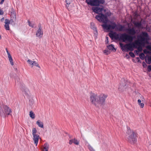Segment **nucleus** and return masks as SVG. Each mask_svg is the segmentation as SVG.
<instances>
[{"label":"nucleus","instance_id":"11","mask_svg":"<svg viewBox=\"0 0 151 151\" xmlns=\"http://www.w3.org/2000/svg\"><path fill=\"white\" fill-rule=\"evenodd\" d=\"M92 9L94 12L99 14V12L103 10L104 8H100L99 7H92Z\"/></svg>","mask_w":151,"mask_h":151},{"label":"nucleus","instance_id":"38","mask_svg":"<svg viewBox=\"0 0 151 151\" xmlns=\"http://www.w3.org/2000/svg\"><path fill=\"white\" fill-rule=\"evenodd\" d=\"M6 52H7V54L8 55V56H9L10 55H10V53H9V52L7 48H6Z\"/></svg>","mask_w":151,"mask_h":151},{"label":"nucleus","instance_id":"42","mask_svg":"<svg viewBox=\"0 0 151 151\" xmlns=\"http://www.w3.org/2000/svg\"><path fill=\"white\" fill-rule=\"evenodd\" d=\"M4 0H1V1L0 2V4H3Z\"/></svg>","mask_w":151,"mask_h":151},{"label":"nucleus","instance_id":"17","mask_svg":"<svg viewBox=\"0 0 151 151\" xmlns=\"http://www.w3.org/2000/svg\"><path fill=\"white\" fill-rule=\"evenodd\" d=\"M38 126L41 128H43V124L42 122H41L40 120H38L36 122Z\"/></svg>","mask_w":151,"mask_h":151},{"label":"nucleus","instance_id":"45","mask_svg":"<svg viewBox=\"0 0 151 151\" xmlns=\"http://www.w3.org/2000/svg\"><path fill=\"white\" fill-rule=\"evenodd\" d=\"M126 57H127V58L129 57V56L128 54H126Z\"/></svg>","mask_w":151,"mask_h":151},{"label":"nucleus","instance_id":"2","mask_svg":"<svg viewBox=\"0 0 151 151\" xmlns=\"http://www.w3.org/2000/svg\"><path fill=\"white\" fill-rule=\"evenodd\" d=\"M107 95L101 94L99 96L93 93L90 95V100L92 104L96 107L98 106V104L103 105L104 104Z\"/></svg>","mask_w":151,"mask_h":151},{"label":"nucleus","instance_id":"5","mask_svg":"<svg viewBox=\"0 0 151 151\" xmlns=\"http://www.w3.org/2000/svg\"><path fill=\"white\" fill-rule=\"evenodd\" d=\"M130 42L129 44L124 45L122 43H119L120 47L123 51L127 52L129 50L132 51L133 50L134 47H136V45L137 44L132 42Z\"/></svg>","mask_w":151,"mask_h":151},{"label":"nucleus","instance_id":"41","mask_svg":"<svg viewBox=\"0 0 151 151\" xmlns=\"http://www.w3.org/2000/svg\"><path fill=\"white\" fill-rule=\"evenodd\" d=\"M25 91V92L26 93V94H27V96H28L29 93V91H28V90H26V91Z\"/></svg>","mask_w":151,"mask_h":151},{"label":"nucleus","instance_id":"14","mask_svg":"<svg viewBox=\"0 0 151 151\" xmlns=\"http://www.w3.org/2000/svg\"><path fill=\"white\" fill-rule=\"evenodd\" d=\"M73 143H74L76 145H78L79 144V141H78L75 138L70 139L69 141V143L70 145H71Z\"/></svg>","mask_w":151,"mask_h":151},{"label":"nucleus","instance_id":"44","mask_svg":"<svg viewBox=\"0 0 151 151\" xmlns=\"http://www.w3.org/2000/svg\"><path fill=\"white\" fill-rule=\"evenodd\" d=\"M135 52H136V53L137 54H138V53L139 52V51L138 50V51H137V50H135Z\"/></svg>","mask_w":151,"mask_h":151},{"label":"nucleus","instance_id":"20","mask_svg":"<svg viewBox=\"0 0 151 151\" xmlns=\"http://www.w3.org/2000/svg\"><path fill=\"white\" fill-rule=\"evenodd\" d=\"M141 101L140 99H138V103L141 108H143L144 106V104L143 103H141Z\"/></svg>","mask_w":151,"mask_h":151},{"label":"nucleus","instance_id":"35","mask_svg":"<svg viewBox=\"0 0 151 151\" xmlns=\"http://www.w3.org/2000/svg\"><path fill=\"white\" fill-rule=\"evenodd\" d=\"M147 70L149 72H150L151 71V66L150 65H149L148 66Z\"/></svg>","mask_w":151,"mask_h":151},{"label":"nucleus","instance_id":"28","mask_svg":"<svg viewBox=\"0 0 151 151\" xmlns=\"http://www.w3.org/2000/svg\"><path fill=\"white\" fill-rule=\"evenodd\" d=\"M33 64V65H35L37 67L40 68V67L39 64L36 62H35V61H34Z\"/></svg>","mask_w":151,"mask_h":151},{"label":"nucleus","instance_id":"9","mask_svg":"<svg viewBox=\"0 0 151 151\" xmlns=\"http://www.w3.org/2000/svg\"><path fill=\"white\" fill-rule=\"evenodd\" d=\"M39 28L37 31L36 33V35L37 37H38L39 38H41L43 35V31L42 29V28L40 24L38 25Z\"/></svg>","mask_w":151,"mask_h":151},{"label":"nucleus","instance_id":"26","mask_svg":"<svg viewBox=\"0 0 151 151\" xmlns=\"http://www.w3.org/2000/svg\"><path fill=\"white\" fill-rule=\"evenodd\" d=\"M27 61L28 63H29V64L32 65V67L33 66V61H32V60H27Z\"/></svg>","mask_w":151,"mask_h":151},{"label":"nucleus","instance_id":"40","mask_svg":"<svg viewBox=\"0 0 151 151\" xmlns=\"http://www.w3.org/2000/svg\"><path fill=\"white\" fill-rule=\"evenodd\" d=\"M107 43L109 41H108V37H106V41H105Z\"/></svg>","mask_w":151,"mask_h":151},{"label":"nucleus","instance_id":"24","mask_svg":"<svg viewBox=\"0 0 151 151\" xmlns=\"http://www.w3.org/2000/svg\"><path fill=\"white\" fill-rule=\"evenodd\" d=\"M44 149L45 150H48L49 149V145L47 143H45L44 145Z\"/></svg>","mask_w":151,"mask_h":151},{"label":"nucleus","instance_id":"39","mask_svg":"<svg viewBox=\"0 0 151 151\" xmlns=\"http://www.w3.org/2000/svg\"><path fill=\"white\" fill-rule=\"evenodd\" d=\"M4 14V12L2 10L0 9V15H2Z\"/></svg>","mask_w":151,"mask_h":151},{"label":"nucleus","instance_id":"10","mask_svg":"<svg viewBox=\"0 0 151 151\" xmlns=\"http://www.w3.org/2000/svg\"><path fill=\"white\" fill-rule=\"evenodd\" d=\"M142 19H141V21L140 22H137L133 21L132 22V23L134 24L135 27L138 29H142L143 27L142 22Z\"/></svg>","mask_w":151,"mask_h":151},{"label":"nucleus","instance_id":"34","mask_svg":"<svg viewBox=\"0 0 151 151\" xmlns=\"http://www.w3.org/2000/svg\"><path fill=\"white\" fill-rule=\"evenodd\" d=\"M142 66L144 68H146V66H147V64H146V63H145V62L143 61L142 62Z\"/></svg>","mask_w":151,"mask_h":151},{"label":"nucleus","instance_id":"30","mask_svg":"<svg viewBox=\"0 0 151 151\" xmlns=\"http://www.w3.org/2000/svg\"><path fill=\"white\" fill-rule=\"evenodd\" d=\"M148 143L149 144L148 146V150L149 151H151V143L150 142Z\"/></svg>","mask_w":151,"mask_h":151},{"label":"nucleus","instance_id":"12","mask_svg":"<svg viewBox=\"0 0 151 151\" xmlns=\"http://www.w3.org/2000/svg\"><path fill=\"white\" fill-rule=\"evenodd\" d=\"M86 2L91 6H96V0H86Z\"/></svg>","mask_w":151,"mask_h":151},{"label":"nucleus","instance_id":"43","mask_svg":"<svg viewBox=\"0 0 151 151\" xmlns=\"http://www.w3.org/2000/svg\"><path fill=\"white\" fill-rule=\"evenodd\" d=\"M4 20V18L3 17L1 19V21L2 22H3Z\"/></svg>","mask_w":151,"mask_h":151},{"label":"nucleus","instance_id":"48","mask_svg":"<svg viewBox=\"0 0 151 151\" xmlns=\"http://www.w3.org/2000/svg\"><path fill=\"white\" fill-rule=\"evenodd\" d=\"M150 49L151 50V47H150Z\"/></svg>","mask_w":151,"mask_h":151},{"label":"nucleus","instance_id":"3","mask_svg":"<svg viewBox=\"0 0 151 151\" xmlns=\"http://www.w3.org/2000/svg\"><path fill=\"white\" fill-rule=\"evenodd\" d=\"M138 42L135 43L137 44L136 46H138V50L139 52L142 51V46H144L146 43L148 42L149 38L148 34L146 32H142L140 34L137 36ZM137 47L135 48H136Z\"/></svg>","mask_w":151,"mask_h":151},{"label":"nucleus","instance_id":"1","mask_svg":"<svg viewBox=\"0 0 151 151\" xmlns=\"http://www.w3.org/2000/svg\"><path fill=\"white\" fill-rule=\"evenodd\" d=\"M95 18L100 22H102L104 23L101 26L104 29L109 30L115 29L119 31H126L129 35L124 33L120 35V39H122L124 42L127 41L132 42L135 38V35L137 30L134 27L126 28L124 25L120 24H117L115 22L109 21L107 16L102 13L96 15Z\"/></svg>","mask_w":151,"mask_h":151},{"label":"nucleus","instance_id":"29","mask_svg":"<svg viewBox=\"0 0 151 151\" xmlns=\"http://www.w3.org/2000/svg\"><path fill=\"white\" fill-rule=\"evenodd\" d=\"M129 54L132 57L134 58L135 57V55L132 52H129Z\"/></svg>","mask_w":151,"mask_h":151},{"label":"nucleus","instance_id":"37","mask_svg":"<svg viewBox=\"0 0 151 151\" xmlns=\"http://www.w3.org/2000/svg\"><path fill=\"white\" fill-rule=\"evenodd\" d=\"M6 52H7V54L8 55V56H9L10 55H10V53H9V52L7 48H6Z\"/></svg>","mask_w":151,"mask_h":151},{"label":"nucleus","instance_id":"18","mask_svg":"<svg viewBox=\"0 0 151 151\" xmlns=\"http://www.w3.org/2000/svg\"><path fill=\"white\" fill-rule=\"evenodd\" d=\"M107 47L109 50H114L115 51L116 50V49L114 48V45L112 44L107 46Z\"/></svg>","mask_w":151,"mask_h":151},{"label":"nucleus","instance_id":"46","mask_svg":"<svg viewBox=\"0 0 151 151\" xmlns=\"http://www.w3.org/2000/svg\"><path fill=\"white\" fill-rule=\"evenodd\" d=\"M107 51H107V50H105L104 51V53H106Z\"/></svg>","mask_w":151,"mask_h":151},{"label":"nucleus","instance_id":"33","mask_svg":"<svg viewBox=\"0 0 151 151\" xmlns=\"http://www.w3.org/2000/svg\"><path fill=\"white\" fill-rule=\"evenodd\" d=\"M137 1L139 4H142L143 2V0H137Z\"/></svg>","mask_w":151,"mask_h":151},{"label":"nucleus","instance_id":"4","mask_svg":"<svg viewBox=\"0 0 151 151\" xmlns=\"http://www.w3.org/2000/svg\"><path fill=\"white\" fill-rule=\"evenodd\" d=\"M126 137L127 141L130 144L134 145L137 142V134L134 131L131 130L129 127H127Z\"/></svg>","mask_w":151,"mask_h":151},{"label":"nucleus","instance_id":"36","mask_svg":"<svg viewBox=\"0 0 151 151\" xmlns=\"http://www.w3.org/2000/svg\"><path fill=\"white\" fill-rule=\"evenodd\" d=\"M136 59L137 60V62L141 63V61L140 60L139 58V57L136 58Z\"/></svg>","mask_w":151,"mask_h":151},{"label":"nucleus","instance_id":"32","mask_svg":"<svg viewBox=\"0 0 151 151\" xmlns=\"http://www.w3.org/2000/svg\"><path fill=\"white\" fill-rule=\"evenodd\" d=\"M29 104L30 105H32L33 104L34 101L33 100H29Z\"/></svg>","mask_w":151,"mask_h":151},{"label":"nucleus","instance_id":"31","mask_svg":"<svg viewBox=\"0 0 151 151\" xmlns=\"http://www.w3.org/2000/svg\"><path fill=\"white\" fill-rule=\"evenodd\" d=\"M65 2L67 4L69 5L71 3V0H66Z\"/></svg>","mask_w":151,"mask_h":151},{"label":"nucleus","instance_id":"19","mask_svg":"<svg viewBox=\"0 0 151 151\" xmlns=\"http://www.w3.org/2000/svg\"><path fill=\"white\" fill-rule=\"evenodd\" d=\"M8 58H9V61L10 62L11 64L12 65H14V63L13 61V60L11 55H10L9 56H8Z\"/></svg>","mask_w":151,"mask_h":151},{"label":"nucleus","instance_id":"27","mask_svg":"<svg viewBox=\"0 0 151 151\" xmlns=\"http://www.w3.org/2000/svg\"><path fill=\"white\" fill-rule=\"evenodd\" d=\"M88 147L91 151H94V150L93 148V147L90 145H88Z\"/></svg>","mask_w":151,"mask_h":151},{"label":"nucleus","instance_id":"15","mask_svg":"<svg viewBox=\"0 0 151 151\" xmlns=\"http://www.w3.org/2000/svg\"><path fill=\"white\" fill-rule=\"evenodd\" d=\"M16 21V15L15 14H14L13 15L12 17H11V19L10 20H9L10 21V23L12 24L14 23Z\"/></svg>","mask_w":151,"mask_h":151},{"label":"nucleus","instance_id":"6","mask_svg":"<svg viewBox=\"0 0 151 151\" xmlns=\"http://www.w3.org/2000/svg\"><path fill=\"white\" fill-rule=\"evenodd\" d=\"M11 112V109L6 105H2L0 106V114L2 117H4L6 115H10Z\"/></svg>","mask_w":151,"mask_h":151},{"label":"nucleus","instance_id":"13","mask_svg":"<svg viewBox=\"0 0 151 151\" xmlns=\"http://www.w3.org/2000/svg\"><path fill=\"white\" fill-rule=\"evenodd\" d=\"M5 24L4 25L5 28L6 30H9V24H10L9 20L7 19H6L5 21Z\"/></svg>","mask_w":151,"mask_h":151},{"label":"nucleus","instance_id":"23","mask_svg":"<svg viewBox=\"0 0 151 151\" xmlns=\"http://www.w3.org/2000/svg\"><path fill=\"white\" fill-rule=\"evenodd\" d=\"M145 55L143 53H141L139 55L140 58L142 60H144L145 58Z\"/></svg>","mask_w":151,"mask_h":151},{"label":"nucleus","instance_id":"21","mask_svg":"<svg viewBox=\"0 0 151 151\" xmlns=\"http://www.w3.org/2000/svg\"><path fill=\"white\" fill-rule=\"evenodd\" d=\"M91 28L94 30H95L96 32H97V29L94 26V24L93 23H91Z\"/></svg>","mask_w":151,"mask_h":151},{"label":"nucleus","instance_id":"47","mask_svg":"<svg viewBox=\"0 0 151 151\" xmlns=\"http://www.w3.org/2000/svg\"><path fill=\"white\" fill-rule=\"evenodd\" d=\"M120 88H121L120 86H119V89H120Z\"/></svg>","mask_w":151,"mask_h":151},{"label":"nucleus","instance_id":"8","mask_svg":"<svg viewBox=\"0 0 151 151\" xmlns=\"http://www.w3.org/2000/svg\"><path fill=\"white\" fill-rule=\"evenodd\" d=\"M109 36L111 39L113 40L114 39L115 40H123L122 39H120V35L115 32H113L110 33L109 34Z\"/></svg>","mask_w":151,"mask_h":151},{"label":"nucleus","instance_id":"16","mask_svg":"<svg viewBox=\"0 0 151 151\" xmlns=\"http://www.w3.org/2000/svg\"><path fill=\"white\" fill-rule=\"evenodd\" d=\"M96 6H99L100 4H103L104 2V0H96Z\"/></svg>","mask_w":151,"mask_h":151},{"label":"nucleus","instance_id":"7","mask_svg":"<svg viewBox=\"0 0 151 151\" xmlns=\"http://www.w3.org/2000/svg\"><path fill=\"white\" fill-rule=\"evenodd\" d=\"M37 130L35 128H34L32 129V134L33 135V139L34 141V143L37 146L39 141L40 137L39 135L37 134Z\"/></svg>","mask_w":151,"mask_h":151},{"label":"nucleus","instance_id":"22","mask_svg":"<svg viewBox=\"0 0 151 151\" xmlns=\"http://www.w3.org/2000/svg\"><path fill=\"white\" fill-rule=\"evenodd\" d=\"M35 114L33 113V112H32V111H30L29 112V116L30 117H31L32 119H33L35 118Z\"/></svg>","mask_w":151,"mask_h":151},{"label":"nucleus","instance_id":"49","mask_svg":"<svg viewBox=\"0 0 151 151\" xmlns=\"http://www.w3.org/2000/svg\"><path fill=\"white\" fill-rule=\"evenodd\" d=\"M144 1V0H143V1Z\"/></svg>","mask_w":151,"mask_h":151},{"label":"nucleus","instance_id":"25","mask_svg":"<svg viewBox=\"0 0 151 151\" xmlns=\"http://www.w3.org/2000/svg\"><path fill=\"white\" fill-rule=\"evenodd\" d=\"M28 24L30 27H32V28L34 27V23H31L29 20H28L27 22Z\"/></svg>","mask_w":151,"mask_h":151}]
</instances>
